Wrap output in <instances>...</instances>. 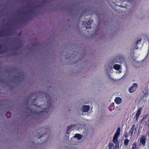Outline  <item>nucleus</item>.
I'll return each instance as SVG.
<instances>
[{
    "label": "nucleus",
    "mask_w": 149,
    "mask_h": 149,
    "mask_svg": "<svg viewBox=\"0 0 149 149\" xmlns=\"http://www.w3.org/2000/svg\"><path fill=\"white\" fill-rule=\"evenodd\" d=\"M43 104H44L39 103L40 105H33V109H37L33 111V113L38 118H41L46 114L51 106V102L49 100L45 103L43 102Z\"/></svg>",
    "instance_id": "f257e3e1"
},
{
    "label": "nucleus",
    "mask_w": 149,
    "mask_h": 149,
    "mask_svg": "<svg viewBox=\"0 0 149 149\" xmlns=\"http://www.w3.org/2000/svg\"><path fill=\"white\" fill-rule=\"evenodd\" d=\"M138 87L137 84L136 83L133 84L129 89V91L130 93H132L134 92Z\"/></svg>",
    "instance_id": "f03ea898"
},
{
    "label": "nucleus",
    "mask_w": 149,
    "mask_h": 149,
    "mask_svg": "<svg viewBox=\"0 0 149 149\" xmlns=\"http://www.w3.org/2000/svg\"><path fill=\"white\" fill-rule=\"evenodd\" d=\"M136 130V128L135 127V125H134L129 132V134L131 135V136H132L134 132H135Z\"/></svg>",
    "instance_id": "7ed1b4c3"
},
{
    "label": "nucleus",
    "mask_w": 149,
    "mask_h": 149,
    "mask_svg": "<svg viewBox=\"0 0 149 149\" xmlns=\"http://www.w3.org/2000/svg\"><path fill=\"white\" fill-rule=\"evenodd\" d=\"M91 22L90 21H89L88 22H84L83 23V25L87 28H91Z\"/></svg>",
    "instance_id": "20e7f679"
},
{
    "label": "nucleus",
    "mask_w": 149,
    "mask_h": 149,
    "mask_svg": "<svg viewBox=\"0 0 149 149\" xmlns=\"http://www.w3.org/2000/svg\"><path fill=\"white\" fill-rule=\"evenodd\" d=\"M90 107L88 105H85L83 106L82 111L83 112H87L89 110Z\"/></svg>",
    "instance_id": "39448f33"
},
{
    "label": "nucleus",
    "mask_w": 149,
    "mask_h": 149,
    "mask_svg": "<svg viewBox=\"0 0 149 149\" xmlns=\"http://www.w3.org/2000/svg\"><path fill=\"white\" fill-rule=\"evenodd\" d=\"M75 139V137H72L71 139V142L72 143V147L74 148H77L76 146L77 144L76 143H73L74 142V139Z\"/></svg>",
    "instance_id": "423d86ee"
},
{
    "label": "nucleus",
    "mask_w": 149,
    "mask_h": 149,
    "mask_svg": "<svg viewBox=\"0 0 149 149\" xmlns=\"http://www.w3.org/2000/svg\"><path fill=\"white\" fill-rule=\"evenodd\" d=\"M146 141V137L144 136H142L140 140V143H142L143 145L144 146L145 144Z\"/></svg>",
    "instance_id": "0eeeda50"
},
{
    "label": "nucleus",
    "mask_w": 149,
    "mask_h": 149,
    "mask_svg": "<svg viewBox=\"0 0 149 149\" xmlns=\"http://www.w3.org/2000/svg\"><path fill=\"white\" fill-rule=\"evenodd\" d=\"M114 101L116 104H119L121 102V99L119 97H116L115 98Z\"/></svg>",
    "instance_id": "6e6552de"
},
{
    "label": "nucleus",
    "mask_w": 149,
    "mask_h": 149,
    "mask_svg": "<svg viewBox=\"0 0 149 149\" xmlns=\"http://www.w3.org/2000/svg\"><path fill=\"white\" fill-rule=\"evenodd\" d=\"M120 128L119 127H118L114 136H115L118 137L120 135Z\"/></svg>",
    "instance_id": "1a4fd4ad"
},
{
    "label": "nucleus",
    "mask_w": 149,
    "mask_h": 149,
    "mask_svg": "<svg viewBox=\"0 0 149 149\" xmlns=\"http://www.w3.org/2000/svg\"><path fill=\"white\" fill-rule=\"evenodd\" d=\"M141 108H140L138 110V111L136 114V119L138 120V117L139 116L140 113H141Z\"/></svg>",
    "instance_id": "9d476101"
},
{
    "label": "nucleus",
    "mask_w": 149,
    "mask_h": 149,
    "mask_svg": "<svg viewBox=\"0 0 149 149\" xmlns=\"http://www.w3.org/2000/svg\"><path fill=\"white\" fill-rule=\"evenodd\" d=\"M74 137L75 138H77L78 140H79L81 138L82 136L80 134H75Z\"/></svg>",
    "instance_id": "9b49d317"
},
{
    "label": "nucleus",
    "mask_w": 149,
    "mask_h": 149,
    "mask_svg": "<svg viewBox=\"0 0 149 149\" xmlns=\"http://www.w3.org/2000/svg\"><path fill=\"white\" fill-rule=\"evenodd\" d=\"M118 137L115 136H114L113 139V142L114 143L116 144L117 143H119L117 140V138Z\"/></svg>",
    "instance_id": "f8f14e48"
},
{
    "label": "nucleus",
    "mask_w": 149,
    "mask_h": 149,
    "mask_svg": "<svg viewBox=\"0 0 149 149\" xmlns=\"http://www.w3.org/2000/svg\"><path fill=\"white\" fill-rule=\"evenodd\" d=\"M113 68L115 70H118L120 69V66L118 64H115L113 66Z\"/></svg>",
    "instance_id": "ddd939ff"
},
{
    "label": "nucleus",
    "mask_w": 149,
    "mask_h": 149,
    "mask_svg": "<svg viewBox=\"0 0 149 149\" xmlns=\"http://www.w3.org/2000/svg\"><path fill=\"white\" fill-rule=\"evenodd\" d=\"M147 115H145L143 117V118L142 120V121H144V122H146V124L147 123V121H146V120H148V119H147Z\"/></svg>",
    "instance_id": "4468645a"
},
{
    "label": "nucleus",
    "mask_w": 149,
    "mask_h": 149,
    "mask_svg": "<svg viewBox=\"0 0 149 149\" xmlns=\"http://www.w3.org/2000/svg\"><path fill=\"white\" fill-rule=\"evenodd\" d=\"M108 78L110 81L114 82L117 81L116 80L114 79L112 77H111V76L109 75H108Z\"/></svg>",
    "instance_id": "2eb2a0df"
},
{
    "label": "nucleus",
    "mask_w": 149,
    "mask_h": 149,
    "mask_svg": "<svg viewBox=\"0 0 149 149\" xmlns=\"http://www.w3.org/2000/svg\"><path fill=\"white\" fill-rule=\"evenodd\" d=\"M67 62H70L71 63H73L74 62V61L73 58L72 59L71 58H69L67 59Z\"/></svg>",
    "instance_id": "dca6fc26"
},
{
    "label": "nucleus",
    "mask_w": 149,
    "mask_h": 149,
    "mask_svg": "<svg viewBox=\"0 0 149 149\" xmlns=\"http://www.w3.org/2000/svg\"><path fill=\"white\" fill-rule=\"evenodd\" d=\"M141 39H140L139 40H138L136 42V45H138L139 46H141V45L140 42H141Z\"/></svg>",
    "instance_id": "f3484780"
},
{
    "label": "nucleus",
    "mask_w": 149,
    "mask_h": 149,
    "mask_svg": "<svg viewBox=\"0 0 149 149\" xmlns=\"http://www.w3.org/2000/svg\"><path fill=\"white\" fill-rule=\"evenodd\" d=\"M132 149H138L136 146V143L134 142L132 146Z\"/></svg>",
    "instance_id": "a211bd4d"
},
{
    "label": "nucleus",
    "mask_w": 149,
    "mask_h": 149,
    "mask_svg": "<svg viewBox=\"0 0 149 149\" xmlns=\"http://www.w3.org/2000/svg\"><path fill=\"white\" fill-rule=\"evenodd\" d=\"M129 140H128L127 139H125L124 142V145L125 146H127L129 142Z\"/></svg>",
    "instance_id": "6ab92c4d"
},
{
    "label": "nucleus",
    "mask_w": 149,
    "mask_h": 149,
    "mask_svg": "<svg viewBox=\"0 0 149 149\" xmlns=\"http://www.w3.org/2000/svg\"><path fill=\"white\" fill-rule=\"evenodd\" d=\"M113 146V144L112 143H110L108 145V148L109 149H111L112 147Z\"/></svg>",
    "instance_id": "aec40b11"
},
{
    "label": "nucleus",
    "mask_w": 149,
    "mask_h": 149,
    "mask_svg": "<svg viewBox=\"0 0 149 149\" xmlns=\"http://www.w3.org/2000/svg\"><path fill=\"white\" fill-rule=\"evenodd\" d=\"M115 148H114V149H119V143H117L116 144H115Z\"/></svg>",
    "instance_id": "412c9836"
},
{
    "label": "nucleus",
    "mask_w": 149,
    "mask_h": 149,
    "mask_svg": "<svg viewBox=\"0 0 149 149\" xmlns=\"http://www.w3.org/2000/svg\"><path fill=\"white\" fill-rule=\"evenodd\" d=\"M124 137L126 138H127L128 136V135H127V132H126L124 135Z\"/></svg>",
    "instance_id": "4be33fe9"
},
{
    "label": "nucleus",
    "mask_w": 149,
    "mask_h": 149,
    "mask_svg": "<svg viewBox=\"0 0 149 149\" xmlns=\"http://www.w3.org/2000/svg\"><path fill=\"white\" fill-rule=\"evenodd\" d=\"M142 46H138V45H136V46H135L134 48H135L136 49H137L139 47H141Z\"/></svg>",
    "instance_id": "5701e85b"
},
{
    "label": "nucleus",
    "mask_w": 149,
    "mask_h": 149,
    "mask_svg": "<svg viewBox=\"0 0 149 149\" xmlns=\"http://www.w3.org/2000/svg\"><path fill=\"white\" fill-rule=\"evenodd\" d=\"M109 69H110L109 71H112V70H113L112 67L111 66H109Z\"/></svg>",
    "instance_id": "b1692460"
},
{
    "label": "nucleus",
    "mask_w": 149,
    "mask_h": 149,
    "mask_svg": "<svg viewBox=\"0 0 149 149\" xmlns=\"http://www.w3.org/2000/svg\"><path fill=\"white\" fill-rule=\"evenodd\" d=\"M70 126H68V129H67V130L68 131H69L70 130Z\"/></svg>",
    "instance_id": "393cba45"
},
{
    "label": "nucleus",
    "mask_w": 149,
    "mask_h": 149,
    "mask_svg": "<svg viewBox=\"0 0 149 149\" xmlns=\"http://www.w3.org/2000/svg\"><path fill=\"white\" fill-rule=\"evenodd\" d=\"M148 95V93H146V94H145L144 95V96H146L147 95Z\"/></svg>",
    "instance_id": "a878e982"
},
{
    "label": "nucleus",
    "mask_w": 149,
    "mask_h": 149,
    "mask_svg": "<svg viewBox=\"0 0 149 149\" xmlns=\"http://www.w3.org/2000/svg\"><path fill=\"white\" fill-rule=\"evenodd\" d=\"M121 72V71H119L118 72H117L118 73H120Z\"/></svg>",
    "instance_id": "bb28decb"
},
{
    "label": "nucleus",
    "mask_w": 149,
    "mask_h": 149,
    "mask_svg": "<svg viewBox=\"0 0 149 149\" xmlns=\"http://www.w3.org/2000/svg\"><path fill=\"white\" fill-rule=\"evenodd\" d=\"M106 72L108 73V72H109L108 71V70H106Z\"/></svg>",
    "instance_id": "cd10ccee"
}]
</instances>
